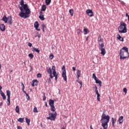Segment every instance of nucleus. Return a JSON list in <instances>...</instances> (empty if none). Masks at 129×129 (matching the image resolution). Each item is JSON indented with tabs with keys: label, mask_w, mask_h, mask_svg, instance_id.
<instances>
[{
	"label": "nucleus",
	"mask_w": 129,
	"mask_h": 129,
	"mask_svg": "<svg viewBox=\"0 0 129 129\" xmlns=\"http://www.w3.org/2000/svg\"><path fill=\"white\" fill-rule=\"evenodd\" d=\"M92 78H93L94 79V80H96V79H97L96 76H95V74H93Z\"/></svg>",
	"instance_id": "obj_37"
},
{
	"label": "nucleus",
	"mask_w": 129,
	"mask_h": 129,
	"mask_svg": "<svg viewBox=\"0 0 129 129\" xmlns=\"http://www.w3.org/2000/svg\"><path fill=\"white\" fill-rule=\"evenodd\" d=\"M39 18L41 20V21H44L45 20V18L44 17V15H43V12H40L39 13Z\"/></svg>",
	"instance_id": "obj_16"
},
{
	"label": "nucleus",
	"mask_w": 129,
	"mask_h": 129,
	"mask_svg": "<svg viewBox=\"0 0 129 129\" xmlns=\"http://www.w3.org/2000/svg\"><path fill=\"white\" fill-rule=\"evenodd\" d=\"M96 94H97V97H100V94H99V93H98V92H97Z\"/></svg>",
	"instance_id": "obj_43"
},
{
	"label": "nucleus",
	"mask_w": 129,
	"mask_h": 129,
	"mask_svg": "<svg viewBox=\"0 0 129 129\" xmlns=\"http://www.w3.org/2000/svg\"><path fill=\"white\" fill-rule=\"evenodd\" d=\"M37 78H41V77H42V74L40 73L38 74L37 75Z\"/></svg>",
	"instance_id": "obj_41"
},
{
	"label": "nucleus",
	"mask_w": 129,
	"mask_h": 129,
	"mask_svg": "<svg viewBox=\"0 0 129 129\" xmlns=\"http://www.w3.org/2000/svg\"><path fill=\"white\" fill-rule=\"evenodd\" d=\"M38 85V81L37 80H33L32 81V86L34 87V86H37Z\"/></svg>",
	"instance_id": "obj_19"
},
{
	"label": "nucleus",
	"mask_w": 129,
	"mask_h": 129,
	"mask_svg": "<svg viewBox=\"0 0 129 129\" xmlns=\"http://www.w3.org/2000/svg\"><path fill=\"white\" fill-rule=\"evenodd\" d=\"M34 28H35V29L36 31H40L41 29H40L39 28V22L38 21H36L34 23Z\"/></svg>",
	"instance_id": "obj_14"
},
{
	"label": "nucleus",
	"mask_w": 129,
	"mask_h": 129,
	"mask_svg": "<svg viewBox=\"0 0 129 129\" xmlns=\"http://www.w3.org/2000/svg\"><path fill=\"white\" fill-rule=\"evenodd\" d=\"M99 49L101 50V54L102 56H104L105 54H106V51H105L104 45L102 46H99Z\"/></svg>",
	"instance_id": "obj_12"
},
{
	"label": "nucleus",
	"mask_w": 129,
	"mask_h": 129,
	"mask_svg": "<svg viewBox=\"0 0 129 129\" xmlns=\"http://www.w3.org/2000/svg\"><path fill=\"white\" fill-rule=\"evenodd\" d=\"M43 101H45V100H46V96H44L43 97Z\"/></svg>",
	"instance_id": "obj_48"
},
{
	"label": "nucleus",
	"mask_w": 129,
	"mask_h": 129,
	"mask_svg": "<svg viewBox=\"0 0 129 129\" xmlns=\"http://www.w3.org/2000/svg\"><path fill=\"white\" fill-rule=\"evenodd\" d=\"M86 13H87L89 17H93V11L92 10L90 9L87 10Z\"/></svg>",
	"instance_id": "obj_13"
},
{
	"label": "nucleus",
	"mask_w": 129,
	"mask_h": 129,
	"mask_svg": "<svg viewBox=\"0 0 129 129\" xmlns=\"http://www.w3.org/2000/svg\"><path fill=\"white\" fill-rule=\"evenodd\" d=\"M62 77L64 81H67V75H66V67L65 66H62Z\"/></svg>",
	"instance_id": "obj_7"
},
{
	"label": "nucleus",
	"mask_w": 129,
	"mask_h": 129,
	"mask_svg": "<svg viewBox=\"0 0 129 129\" xmlns=\"http://www.w3.org/2000/svg\"><path fill=\"white\" fill-rule=\"evenodd\" d=\"M33 112L38 113L39 111H38V109L36 107H35L33 109Z\"/></svg>",
	"instance_id": "obj_36"
},
{
	"label": "nucleus",
	"mask_w": 129,
	"mask_h": 129,
	"mask_svg": "<svg viewBox=\"0 0 129 129\" xmlns=\"http://www.w3.org/2000/svg\"><path fill=\"white\" fill-rule=\"evenodd\" d=\"M28 57H29L30 59H33V58H34V54H33V53H29L28 54Z\"/></svg>",
	"instance_id": "obj_35"
},
{
	"label": "nucleus",
	"mask_w": 129,
	"mask_h": 129,
	"mask_svg": "<svg viewBox=\"0 0 129 129\" xmlns=\"http://www.w3.org/2000/svg\"><path fill=\"white\" fill-rule=\"evenodd\" d=\"M78 82H79V83L81 85L80 88H81L82 87V82H81V81H79Z\"/></svg>",
	"instance_id": "obj_44"
},
{
	"label": "nucleus",
	"mask_w": 129,
	"mask_h": 129,
	"mask_svg": "<svg viewBox=\"0 0 129 129\" xmlns=\"http://www.w3.org/2000/svg\"><path fill=\"white\" fill-rule=\"evenodd\" d=\"M25 119L28 125H30V122H31V120L28 118H25Z\"/></svg>",
	"instance_id": "obj_33"
},
{
	"label": "nucleus",
	"mask_w": 129,
	"mask_h": 129,
	"mask_svg": "<svg viewBox=\"0 0 129 129\" xmlns=\"http://www.w3.org/2000/svg\"><path fill=\"white\" fill-rule=\"evenodd\" d=\"M41 27L42 28V31L44 33H45V29L46 28V26L45 24H42Z\"/></svg>",
	"instance_id": "obj_34"
},
{
	"label": "nucleus",
	"mask_w": 129,
	"mask_h": 129,
	"mask_svg": "<svg viewBox=\"0 0 129 129\" xmlns=\"http://www.w3.org/2000/svg\"><path fill=\"white\" fill-rule=\"evenodd\" d=\"M84 35H87L88 33H89V30L87 28L84 29Z\"/></svg>",
	"instance_id": "obj_28"
},
{
	"label": "nucleus",
	"mask_w": 129,
	"mask_h": 129,
	"mask_svg": "<svg viewBox=\"0 0 129 129\" xmlns=\"http://www.w3.org/2000/svg\"><path fill=\"white\" fill-rule=\"evenodd\" d=\"M2 89H3V87L0 86V91H2Z\"/></svg>",
	"instance_id": "obj_52"
},
{
	"label": "nucleus",
	"mask_w": 129,
	"mask_h": 129,
	"mask_svg": "<svg viewBox=\"0 0 129 129\" xmlns=\"http://www.w3.org/2000/svg\"><path fill=\"white\" fill-rule=\"evenodd\" d=\"M2 69V65L0 64V70Z\"/></svg>",
	"instance_id": "obj_57"
},
{
	"label": "nucleus",
	"mask_w": 129,
	"mask_h": 129,
	"mask_svg": "<svg viewBox=\"0 0 129 129\" xmlns=\"http://www.w3.org/2000/svg\"><path fill=\"white\" fill-rule=\"evenodd\" d=\"M123 91L124 92L125 94H126V93H127V89H126V88H124Z\"/></svg>",
	"instance_id": "obj_39"
},
{
	"label": "nucleus",
	"mask_w": 129,
	"mask_h": 129,
	"mask_svg": "<svg viewBox=\"0 0 129 129\" xmlns=\"http://www.w3.org/2000/svg\"><path fill=\"white\" fill-rule=\"evenodd\" d=\"M120 59L124 60L129 57L128 48L125 46L123 47L119 52Z\"/></svg>",
	"instance_id": "obj_3"
},
{
	"label": "nucleus",
	"mask_w": 129,
	"mask_h": 129,
	"mask_svg": "<svg viewBox=\"0 0 129 129\" xmlns=\"http://www.w3.org/2000/svg\"><path fill=\"white\" fill-rule=\"evenodd\" d=\"M8 23L9 24V25H12L13 24V19L12 18V16H9L8 17Z\"/></svg>",
	"instance_id": "obj_20"
},
{
	"label": "nucleus",
	"mask_w": 129,
	"mask_h": 129,
	"mask_svg": "<svg viewBox=\"0 0 129 129\" xmlns=\"http://www.w3.org/2000/svg\"><path fill=\"white\" fill-rule=\"evenodd\" d=\"M110 119V117L109 115H106L104 112L101 115V118L100 120V122L101 124V126H102L103 129H107L108 127V122Z\"/></svg>",
	"instance_id": "obj_2"
},
{
	"label": "nucleus",
	"mask_w": 129,
	"mask_h": 129,
	"mask_svg": "<svg viewBox=\"0 0 129 129\" xmlns=\"http://www.w3.org/2000/svg\"><path fill=\"white\" fill-rule=\"evenodd\" d=\"M61 129H65V128L64 127H62Z\"/></svg>",
	"instance_id": "obj_59"
},
{
	"label": "nucleus",
	"mask_w": 129,
	"mask_h": 129,
	"mask_svg": "<svg viewBox=\"0 0 129 129\" xmlns=\"http://www.w3.org/2000/svg\"><path fill=\"white\" fill-rule=\"evenodd\" d=\"M93 88L95 90V92H98V90H97V87L96 86L94 87Z\"/></svg>",
	"instance_id": "obj_40"
},
{
	"label": "nucleus",
	"mask_w": 129,
	"mask_h": 129,
	"mask_svg": "<svg viewBox=\"0 0 129 129\" xmlns=\"http://www.w3.org/2000/svg\"><path fill=\"white\" fill-rule=\"evenodd\" d=\"M17 128L18 129H22V126H17Z\"/></svg>",
	"instance_id": "obj_50"
},
{
	"label": "nucleus",
	"mask_w": 129,
	"mask_h": 129,
	"mask_svg": "<svg viewBox=\"0 0 129 129\" xmlns=\"http://www.w3.org/2000/svg\"><path fill=\"white\" fill-rule=\"evenodd\" d=\"M100 129H102V128H100Z\"/></svg>",
	"instance_id": "obj_60"
},
{
	"label": "nucleus",
	"mask_w": 129,
	"mask_h": 129,
	"mask_svg": "<svg viewBox=\"0 0 129 129\" xmlns=\"http://www.w3.org/2000/svg\"><path fill=\"white\" fill-rule=\"evenodd\" d=\"M72 68H73V71H76V67H73Z\"/></svg>",
	"instance_id": "obj_46"
},
{
	"label": "nucleus",
	"mask_w": 129,
	"mask_h": 129,
	"mask_svg": "<svg viewBox=\"0 0 129 129\" xmlns=\"http://www.w3.org/2000/svg\"><path fill=\"white\" fill-rule=\"evenodd\" d=\"M45 106H46V107L48 106V104L47 102H45Z\"/></svg>",
	"instance_id": "obj_53"
},
{
	"label": "nucleus",
	"mask_w": 129,
	"mask_h": 129,
	"mask_svg": "<svg viewBox=\"0 0 129 129\" xmlns=\"http://www.w3.org/2000/svg\"><path fill=\"white\" fill-rule=\"evenodd\" d=\"M8 17H7L6 15H4L2 18V21L5 22V23H8Z\"/></svg>",
	"instance_id": "obj_22"
},
{
	"label": "nucleus",
	"mask_w": 129,
	"mask_h": 129,
	"mask_svg": "<svg viewBox=\"0 0 129 129\" xmlns=\"http://www.w3.org/2000/svg\"><path fill=\"white\" fill-rule=\"evenodd\" d=\"M97 100H98L99 101H100V97H97Z\"/></svg>",
	"instance_id": "obj_49"
},
{
	"label": "nucleus",
	"mask_w": 129,
	"mask_h": 129,
	"mask_svg": "<svg viewBox=\"0 0 129 129\" xmlns=\"http://www.w3.org/2000/svg\"><path fill=\"white\" fill-rule=\"evenodd\" d=\"M49 105L50 106V110L51 111H55L56 110L55 106H54V100H53L52 99H49Z\"/></svg>",
	"instance_id": "obj_8"
},
{
	"label": "nucleus",
	"mask_w": 129,
	"mask_h": 129,
	"mask_svg": "<svg viewBox=\"0 0 129 129\" xmlns=\"http://www.w3.org/2000/svg\"><path fill=\"white\" fill-rule=\"evenodd\" d=\"M25 119V118H19L18 119V121L19 122L23 123L24 122V120Z\"/></svg>",
	"instance_id": "obj_31"
},
{
	"label": "nucleus",
	"mask_w": 129,
	"mask_h": 129,
	"mask_svg": "<svg viewBox=\"0 0 129 129\" xmlns=\"http://www.w3.org/2000/svg\"><path fill=\"white\" fill-rule=\"evenodd\" d=\"M117 38L118 39V40H119V41H121V42H123L124 41L123 37L120 36L119 34L117 35Z\"/></svg>",
	"instance_id": "obj_23"
},
{
	"label": "nucleus",
	"mask_w": 129,
	"mask_h": 129,
	"mask_svg": "<svg viewBox=\"0 0 129 129\" xmlns=\"http://www.w3.org/2000/svg\"><path fill=\"white\" fill-rule=\"evenodd\" d=\"M69 13L70 14L72 17H73V15L74 14V11H73V9H70L69 10Z\"/></svg>",
	"instance_id": "obj_30"
},
{
	"label": "nucleus",
	"mask_w": 129,
	"mask_h": 129,
	"mask_svg": "<svg viewBox=\"0 0 129 129\" xmlns=\"http://www.w3.org/2000/svg\"><path fill=\"white\" fill-rule=\"evenodd\" d=\"M32 52H36V53H38V54L40 53V50L39 49L36 48V47H32Z\"/></svg>",
	"instance_id": "obj_21"
},
{
	"label": "nucleus",
	"mask_w": 129,
	"mask_h": 129,
	"mask_svg": "<svg viewBox=\"0 0 129 129\" xmlns=\"http://www.w3.org/2000/svg\"><path fill=\"white\" fill-rule=\"evenodd\" d=\"M30 91H32V89H30Z\"/></svg>",
	"instance_id": "obj_58"
},
{
	"label": "nucleus",
	"mask_w": 129,
	"mask_h": 129,
	"mask_svg": "<svg viewBox=\"0 0 129 129\" xmlns=\"http://www.w3.org/2000/svg\"><path fill=\"white\" fill-rule=\"evenodd\" d=\"M47 72L48 74H49V77L53 79L55 77V80L57 81L58 79V74L56 72V67L54 66H52V69L51 68H48L47 69Z\"/></svg>",
	"instance_id": "obj_4"
},
{
	"label": "nucleus",
	"mask_w": 129,
	"mask_h": 129,
	"mask_svg": "<svg viewBox=\"0 0 129 129\" xmlns=\"http://www.w3.org/2000/svg\"><path fill=\"white\" fill-rule=\"evenodd\" d=\"M77 34H80V33H81V30L80 29H78L77 30Z\"/></svg>",
	"instance_id": "obj_42"
},
{
	"label": "nucleus",
	"mask_w": 129,
	"mask_h": 129,
	"mask_svg": "<svg viewBox=\"0 0 129 129\" xmlns=\"http://www.w3.org/2000/svg\"><path fill=\"white\" fill-rule=\"evenodd\" d=\"M53 58H54V55H53V54H50L49 59H50V60H53Z\"/></svg>",
	"instance_id": "obj_38"
},
{
	"label": "nucleus",
	"mask_w": 129,
	"mask_h": 129,
	"mask_svg": "<svg viewBox=\"0 0 129 129\" xmlns=\"http://www.w3.org/2000/svg\"><path fill=\"white\" fill-rule=\"evenodd\" d=\"M118 30L120 33L125 34V33H127L126 24L124 22H121L120 26L118 28Z\"/></svg>",
	"instance_id": "obj_5"
},
{
	"label": "nucleus",
	"mask_w": 129,
	"mask_h": 129,
	"mask_svg": "<svg viewBox=\"0 0 129 129\" xmlns=\"http://www.w3.org/2000/svg\"><path fill=\"white\" fill-rule=\"evenodd\" d=\"M77 79H79V77L81 76V71H78L77 72Z\"/></svg>",
	"instance_id": "obj_25"
},
{
	"label": "nucleus",
	"mask_w": 129,
	"mask_h": 129,
	"mask_svg": "<svg viewBox=\"0 0 129 129\" xmlns=\"http://www.w3.org/2000/svg\"><path fill=\"white\" fill-rule=\"evenodd\" d=\"M90 129H93V128H92V125L90 126Z\"/></svg>",
	"instance_id": "obj_56"
},
{
	"label": "nucleus",
	"mask_w": 129,
	"mask_h": 129,
	"mask_svg": "<svg viewBox=\"0 0 129 129\" xmlns=\"http://www.w3.org/2000/svg\"><path fill=\"white\" fill-rule=\"evenodd\" d=\"M96 81V83L97 84H99L100 87H101V81L99 80H97L96 79V80H95Z\"/></svg>",
	"instance_id": "obj_26"
},
{
	"label": "nucleus",
	"mask_w": 129,
	"mask_h": 129,
	"mask_svg": "<svg viewBox=\"0 0 129 129\" xmlns=\"http://www.w3.org/2000/svg\"><path fill=\"white\" fill-rule=\"evenodd\" d=\"M20 4L21 5L19 7L21 12L19 13V16L21 18L23 19H27L30 17L31 14V10L29 9L28 5L25 4V1L24 0H21Z\"/></svg>",
	"instance_id": "obj_1"
},
{
	"label": "nucleus",
	"mask_w": 129,
	"mask_h": 129,
	"mask_svg": "<svg viewBox=\"0 0 129 129\" xmlns=\"http://www.w3.org/2000/svg\"><path fill=\"white\" fill-rule=\"evenodd\" d=\"M111 122H112V124L113 126H114V123L116 122V118L112 117L111 118Z\"/></svg>",
	"instance_id": "obj_24"
},
{
	"label": "nucleus",
	"mask_w": 129,
	"mask_h": 129,
	"mask_svg": "<svg viewBox=\"0 0 129 129\" xmlns=\"http://www.w3.org/2000/svg\"><path fill=\"white\" fill-rule=\"evenodd\" d=\"M21 84L22 86V91L25 93V94H26L27 100H30V99H31V98H30V96H29V94H28V93H27V92L25 91V85H24V83H21Z\"/></svg>",
	"instance_id": "obj_11"
},
{
	"label": "nucleus",
	"mask_w": 129,
	"mask_h": 129,
	"mask_svg": "<svg viewBox=\"0 0 129 129\" xmlns=\"http://www.w3.org/2000/svg\"><path fill=\"white\" fill-rule=\"evenodd\" d=\"M125 16H126V17H127L128 19L129 18V15H128V14L126 13V14H125Z\"/></svg>",
	"instance_id": "obj_51"
},
{
	"label": "nucleus",
	"mask_w": 129,
	"mask_h": 129,
	"mask_svg": "<svg viewBox=\"0 0 129 129\" xmlns=\"http://www.w3.org/2000/svg\"><path fill=\"white\" fill-rule=\"evenodd\" d=\"M53 113H51L49 112V116L46 117L47 119L55 121L57 116V112H56L55 111H53Z\"/></svg>",
	"instance_id": "obj_6"
},
{
	"label": "nucleus",
	"mask_w": 129,
	"mask_h": 129,
	"mask_svg": "<svg viewBox=\"0 0 129 129\" xmlns=\"http://www.w3.org/2000/svg\"><path fill=\"white\" fill-rule=\"evenodd\" d=\"M46 9H47L46 5H42V6L41 7V11L42 12H45L46 11Z\"/></svg>",
	"instance_id": "obj_27"
},
{
	"label": "nucleus",
	"mask_w": 129,
	"mask_h": 129,
	"mask_svg": "<svg viewBox=\"0 0 129 129\" xmlns=\"http://www.w3.org/2000/svg\"><path fill=\"white\" fill-rule=\"evenodd\" d=\"M51 79L49 78V79H48V83H51Z\"/></svg>",
	"instance_id": "obj_47"
},
{
	"label": "nucleus",
	"mask_w": 129,
	"mask_h": 129,
	"mask_svg": "<svg viewBox=\"0 0 129 129\" xmlns=\"http://www.w3.org/2000/svg\"><path fill=\"white\" fill-rule=\"evenodd\" d=\"M0 30L2 32H5L6 31V26L4 24H0Z\"/></svg>",
	"instance_id": "obj_15"
},
{
	"label": "nucleus",
	"mask_w": 129,
	"mask_h": 129,
	"mask_svg": "<svg viewBox=\"0 0 129 129\" xmlns=\"http://www.w3.org/2000/svg\"><path fill=\"white\" fill-rule=\"evenodd\" d=\"M51 0H45L46 6H49L51 4Z\"/></svg>",
	"instance_id": "obj_32"
},
{
	"label": "nucleus",
	"mask_w": 129,
	"mask_h": 129,
	"mask_svg": "<svg viewBox=\"0 0 129 129\" xmlns=\"http://www.w3.org/2000/svg\"><path fill=\"white\" fill-rule=\"evenodd\" d=\"M86 41H88V37H87L86 38Z\"/></svg>",
	"instance_id": "obj_55"
},
{
	"label": "nucleus",
	"mask_w": 129,
	"mask_h": 129,
	"mask_svg": "<svg viewBox=\"0 0 129 129\" xmlns=\"http://www.w3.org/2000/svg\"><path fill=\"white\" fill-rule=\"evenodd\" d=\"M0 106H3V102H1V103H0Z\"/></svg>",
	"instance_id": "obj_54"
},
{
	"label": "nucleus",
	"mask_w": 129,
	"mask_h": 129,
	"mask_svg": "<svg viewBox=\"0 0 129 129\" xmlns=\"http://www.w3.org/2000/svg\"><path fill=\"white\" fill-rule=\"evenodd\" d=\"M15 111L17 113H20V108L19 106L17 105L15 109Z\"/></svg>",
	"instance_id": "obj_29"
},
{
	"label": "nucleus",
	"mask_w": 129,
	"mask_h": 129,
	"mask_svg": "<svg viewBox=\"0 0 129 129\" xmlns=\"http://www.w3.org/2000/svg\"><path fill=\"white\" fill-rule=\"evenodd\" d=\"M33 45V44H32V43L29 42L28 46H29V47H32V46Z\"/></svg>",
	"instance_id": "obj_45"
},
{
	"label": "nucleus",
	"mask_w": 129,
	"mask_h": 129,
	"mask_svg": "<svg viewBox=\"0 0 129 129\" xmlns=\"http://www.w3.org/2000/svg\"><path fill=\"white\" fill-rule=\"evenodd\" d=\"M0 94L1 96H2L3 99L4 100H6L7 99V96H6V95L5 94L4 92H3V91H0Z\"/></svg>",
	"instance_id": "obj_17"
},
{
	"label": "nucleus",
	"mask_w": 129,
	"mask_h": 129,
	"mask_svg": "<svg viewBox=\"0 0 129 129\" xmlns=\"http://www.w3.org/2000/svg\"><path fill=\"white\" fill-rule=\"evenodd\" d=\"M118 121L119 124H121V123L123 122V116H120L118 119Z\"/></svg>",
	"instance_id": "obj_18"
},
{
	"label": "nucleus",
	"mask_w": 129,
	"mask_h": 129,
	"mask_svg": "<svg viewBox=\"0 0 129 129\" xmlns=\"http://www.w3.org/2000/svg\"><path fill=\"white\" fill-rule=\"evenodd\" d=\"M98 42L99 43V47L104 46V44H103V39L101 38V35H99L98 37Z\"/></svg>",
	"instance_id": "obj_10"
},
{
	"label": "nucleus",
	"mask_w": 129,
	"mask_h": 129,
	"mask_svg": "<svg viewBox=\"0 0 129 129\" xmlns=\"http://www.w3.org/2000/svg\"><path fill=\"white\" fill-rule=\"evenodd\" d=\"M6 92L7 96H8L7 101L8 102L7 103V105H8V106H10V105H11V91L7 90Z\"/></svg>",
	"instance_id": "obj_9"
}]
</instances>
